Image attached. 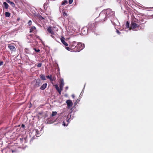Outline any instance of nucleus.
I'll return each mask as SVG.
<instances>
[{
	"mask_svg": "<svg viewBox=\"0 0 153 153\" xmlns=\"http://www.w3.org/2000/svg\"><path fill=\"white\" fill-rule=\"evenodd\" d=\"M41 84L40 80L39 79H37L33 80L32 82L31 85L34 88H36L40 85Z\"/></svg>",
	"mask_w": 153,
	"mask_h": 153,
	"instance_id": "obj_1",
	"label": "nucleus"
},
{
	"mask_svg": "<svg viewBox=\"0 0 153 153\" xmlns=\"http://www.w3.org/2000/svg\"><path fill=\"white\" fill-rule=\"evenodd\" d=\"M140 25L137 24L135 23L131 22V27L130 28L133 30L136 31L138 30Z\"/></svg>",
	"mask_w": 153,
	"mask_h": 153,
	"instance_id": "obj_2",
	"label": "nucleus"
},
{
	"mask_svg": "<svg viewBox=\"0 0 153 153\" xmlns=\"http://www.w3.org/2000/svg\"><path fill=\"white\" fill-rule=\"evenodd\" d=\"M82 49V44L81 43L79 42L77 44L75 48V49L74 50V52H79Z\"/></svg>",
	"mask_w": 153,
	"mask_h": 153,
	"instance_id": "obj_3",
	"label": "nucleus"
},
{
	"mask_svg": "<svg viewBox=\"0 0 153 153\" xmlns=\"http://www.w3.org/2000/svg\"><path fill=\"white\" fill-rule=\"evenodd\" d=\"M47 31L48 32L51 34V36L53 39H55V37L54 36L55 35V33L53 29H52V27H51L49 26L48 27L47 29Z\"/></svg>",
	"mask_w": 153,
	"mask_h": 153,
	"instance_id": "obj_4",
	"label": "nucleus"
},
{
	"mask_svg": "<svg viewBox=\"0 0 153 153\" xmlns=\"http://www.w3.org/2000/svg\"><path fill=\"white\" fill-rule=\"evenodd\" d=\"M106 15L105 13H100L99 16V18L100 19V21L101 22H104L106 20Z\"/></svg>",
	"mask_w": 153,
	"mask_h": 153,
	"instance_id": "obj_5",
	"label": "nucleus"
},
{
	"mask_svg": "<svg viewBox=\"0 0 153 153\" xmlns=\"http://www.w3.org/2000/svg\"><path fill=\"white\" fill-rule=\"evenodd\" d=\"M106 16L110 17L111 16H113L114 15V12L112 11L110 9H107L106 12Z\"/></svg>",
	"mask_w": 153,
	"mask_h": 153,
	"instance_id": "obj_6",
	"label": "nucleus"
},
{
	"mask_svg": "<svg viewBox=\"0 0 153 153\" xmlns=\"http://www.w3.org/2000/svg\"><path fill=\"white\" fill-rule=\"evenodd\" d=\"M66 102L67 104L68 108H70L72 106L73 103L71 100H67Z\"/></svg>",
	"mask_w": 153,
	"mask_h": 153,
	"instance_id": "obj_7",
	"label": "nucleus"
},
{
	"mask_svg": "<svg viewBox=\"0 0 153 153\" xmlns=\"http://www.w3.org/2000/svg\"><path fill=\"white\" fill-rule=\"evenodd\" d=\"M8 47L12 51H16L15 47L12 45L9 44L8 45Z\"/></svg>",
	"mask_w": 153,
	"mask_h": 153,
	"instance_id": "obj_8",
	"label": "nucleus"
},
{
	"mask_svg": "<svg viewBox=\"0 0 153 153\" xmlns=\"http://www.w3.org/2000/svg\"><path fill=\"white\" fill-rule=\"evenodd\" d=\"M64 85V80L63 79H60V84H59V87L61 90H63V88Z\"/></svg>",
	"mask_w": 153,
	"mask_h": 153,
	"instance_id": "obj_9",
	"label": "nucleus"
},
{
	"mask_svg": "<svg viewBox=\"0 0 153 153\" xmlns=\"http://www.w3.org/2000/svg\"><path fill=\"white\" fill-rule=\"evenodd\" d=\"M77 43L75 41H74L72 42L71 45V48L74 51V50L75 49V48L77 44Z\"/></svg>",
	"mask_w": 153,
	"mask_h": 153,
	"instance_id": "obj_10",
	"label": "nucleus"
},
{
	"mask_svg": "<svg viewBox=\"0 0 153 153\" xmlns=\"http://www.w3.org/2000/svg\"><path fill=\"white\" fill-rule=\"evenodd\" d=\"M54 86L56 90L59 93V94H61V92L62 90H61L60 88L59 89L58 85L57 84L54 85Z\"/></svg>",
	"mask_w": 153,
	"mask_h": 153,
	"instance_id": "obj_11",
	"label": "nucleus"
},
{
	"mask_svg": "<svg viewBox=\"0 0 153 153\" xmlns=\"http://www.w3.org/2000/svg\"><path fill=\"white\" fill-rule=\"evenodd\" d=\"M47 84L46 83L43 84L41 87L40 89L42 90H44L46 88Z\"/></svg>",
	"mask_w": 153,
	"mask_h": 153,
	"instance_id": "obj_12",
	"label": "nucleus"
},
{
	"mask_svg": "<svg viewBox=\"0 0 153 153\" xmlns=\"http://www.w3.org/2000/svg\"><path fill=\"white\" fill-rule=\"evenodd\" d=\"M6 1L10 4L13 7H15V4L13 2L10 1V0H6Z\"/></svg>",
	"mask_w": 153,
	"mask_h": 153,
	"instance_id": "obj_13",
	"label": "nucleus"
},
{
	"mask_svg": "<svg viewBox=\"0 0 153 153\" xmlns=\"http://www.w3.org/2000/svg\"><path fill=\"white\" fill-rule=\"evenodd\" d=\"M40 79L43 80H46L45 76L44 74H41L40 76Z\"/></svg>",
	"mask_w": 153,
	"mask_h": 153,
	"instance_id": "obj_14",
	"label": "nucleus"
},
{
	"mask_svg": "<svg viewBox=\"0 0 153 153\" xmlns=\"http://www.w3.org/2000/svg\"><path fill=\"white\" fill-rule=\"evenodd\" d=\"M139 22V20L135 18H133V19L132 20L131 22L135 23L136 24L138 23Z\"/></svg>",
	"mask_w": 153,
	"mask_h": 153,
	"instance_id": "obj_15",
	"label": "nucleus"
},
{
	"mask_svg": "<svg viewBox=\"0 0 153 153\" xmlns=\"http://www.w3.org/2000/svg\"><path fill=\"white\" fill-rule=\"evenodd\" d=\"M36 29V27L34 26H32L30 27V32L31 33Z\"/></svg>",
	"mask_w": 153,
	"mask_h": 153,
	"instance_id": "obj_16",
	"label": "nucleus"
},
{
	"mask_svg": "<svg viewBox=\"0 0 153 153\" xmlns=\"http://www.w3.org/2000/svg\"><path fill=\"white\" fill-rule=\"evenodd\" d=\"M24 52L25 53L27 54H30V52L29 49L27 48H25L24 49Z\"/></svg>",
	"mask_w": 153,
	"mask_h": 153,
	"instance_id": "obj_17",
	"label": "nucleus"
},
{
	"mask_svg": "<svg viewBox=\"0 0 153 153\" xmlns=\"http://www.w3.org/2000/svg\"><path fill=\"white\" fill-rule=\"evenodd\" d=\"M61 41L62 42L65 46H67L68 45V43L65 42L64 40L63 39H61Z\"/></svg>",
	"mask_w": 153,
	"mask_h": 153,
	"instance_id": "obj_18",
	"label": "nucleus"
},
{
	"mask_svg": "<svg viewBox=\"0 0 153 153\" xmlns=\"http://www.w3.org/2000/svg\"><path fill=\"white\" fill-rule=\"evenodd\" d=\"M3 4L5 9H7L9 7L8 4L5 2L3 3Z\"/></svg>",
	"mask_w": 153,
	"mask_h": 153,
	"instance_id": "obj_19",
	"label": "nucleus"
},
{
	"mask_svg": "<svg viewBox=\"0 0 153 153\" xmlns=\"http://www.w3.org/2000/svg\"><path fill=\"white\" fill-rule=\"evenodd\" d=\"M68 3V1L67 0H64L61 3V5H66Z\"/></svg>",
	"mask_w": 153,
	"mask_h": 153,
	"instance_id": "obj_20",
	"label": "nucleus"
},
{
	"mask_svg": "<svg viewBox=\"0 0 153 153\" xmlns=\"http://www.w3.org/2000/svg\"><path fill=\"white\" fill-rule=\"evenodd\" d=\"M62 13L63 16L65 17L68 16V14L66 13L65 11L64 10H62Z\"/></svg>",
	"mask_w": 153,
	"mask_h": 153,
	"instance_id": "obj_21",
	"label": "nucleus"
},
{
	"mask_svg": "<svg viewBox=\"0 0 153 153\" xmlns=\"http://www.w3.org/2000/svg\"><path fill=\"white\" fill-rule=\"evenodd\" d=\"M5 15L6 17H9L10 16V14L9 12H6L5 13Z\"/></svg>",
	"mask_w": 153,
	"mask_h": 153,
	"instance_id": "obj_22",
	"label": "nucleus"
},
{
	"mask_svg": "<svg viewBox=\"0 0 153 153\" xmlns=\"http://www.w3.org/2000/svg\"><path fill=\"white\" fill-rule=\"evenodd\" d=\"M57 113L56 111H53L52 113V114H51V116L52 117L55 116L56 115Z\"/></svg>",
	"mask_w": 153,
	"mask_h": 153,
	"instance_id": "obj_23",
	"label": "nucleus"
},
{
	"mask_svg": "<svg viewBox=\"0 0 153 153\" xmlns=\"http://www.w3.org/2000/svg\"><path fill=\"white\" fill-rule=\"evenodd\" d=\"M129 27V23L127 21L126 23V27L127 28H128Z\"/></svg>",
	"mask_w": 153,
	"mask_h": 153,
	"instance_id": "obj_24",
	"label": "nucleus"
},
{
	"mask_svg": "<svg viewBox=\"0 0 153 153\" xmlns=\"http://www.w3.org/2000/svg\"><path fill=\"white\" fill-rule=\"evenodd\" d=\"M33 50H35V51L36 52H40V50L39 49H37L36 48H33Z\"/></svg>",
	"mask_w": 153,
	"mask_h": 153,
	"instance_id": "obj_25",
	"label": "nucleus"
},
{
	"mask_svg": "<svg viewBox=\"0 0 153 153\" xmlns=\"http://www.w3.org/2000/svg\"><path fill=\"white\" fill-rule=\"evenodd\" d=\"M65 48L68 51H70L71 50H72L71 48H70L69 47H65Z\"/></svg>",
	"mask_w": 153,
	"mask_h": 153,
	"instance_id": "obj_26",
	"label": "nucleus"
},
{
	"mask_svg": "<svg viewBox=\"0 0 153 153\" xmlns=\"http://www.w3.org/2000/svg\"><path fill=\"white\" fill-rule=\"evenodd\" d=\"M52 75H51L50 76H49V75H48V76H46V77L47 78V79H50V78H51V77L52 76Z\"/></svg>",
	"mask_w": 153,
	"mask_h": 153,
	"instance_id": "obj_27",
	"label": "nucleus"
},
{
	"mask_svg": "<svg viewBox=\"0 0 153 153\" xmlns=\"http://www.w3.org/2000/svg\"><path fill=\"white\" fill-rule=\"evenodd\" d=\"M42 64L41 63H39L37 65V67L39 68L41 67L42 66Z\"/></svg>",
	"mask_w": 153,
	"mask_h": 153,
	"instance_id": "obj_28",
	"label": "nucleus"
},
{
	"mask_svg": "<svg viewBox=\"0 0 153 153\" xmlns=\"http://www.w3.org/2000/svg\"><path fill=\"white\" fill-rule=\"evenodd\" d=\"M28 24L29 25H32V22L31 20L29 21L28 22Z\"/></svg>",
	"mask_w": 153,
	"mask_h": 153,
	"instance_id": "obj_29",
	"label": "nucleus"
},
{
	"mask_svg": "<svg viewBox=\"0 0 153 153\" xmlns=\"http://www.w3.org/2000/svg\"><path fill=\"white\" fill-rule=\"evenodd\" d=\"M62 125L64 126H67L68 125V124H66L64 121H63L62 123Z\"/></svg>",
	"mask_w": 153,
	"mask_h": 153,
	"instance_id": "obj_30",
	"label": "nucleus"
},
{
	"mask_svg": "<svg viewBox=\"0 0 153 153\" xmlns=\"http://www.w3.org/2000/svg\"><path fill=\"white\" fill-rule=\"evenodd\" d=\"M73 0H69V3L70 4H71L73 2Z\"/></svg>",
	"mask_w": 153,
	"mask_h": 153,
	"instance_id": "obj_31",
	"label": "nucleus"
},
{
	"mask_svg": "<svg viewBox=\"0 0 153 153\" xmlns=\"http://www.w3.org/2000/svg\"><path fill=\"white\" fill-rule=\"evenodd\" d=\"M27 136L24 138V140H25V143H26L27 142Z\"/></svg>",
	"mask_w": 153,
	"mask_h": 153,
	"instance_id": "obj_32",
	"label": "nucleus"
},
{
	"mask_svg": "<svg viewBox=\"0 0 153 153\" xmlns=\"http://www.w3.org/2000/svg\"><path fill=\"white\" fill-rule=\"evenodd\" d=\"M49 80L51 82H52L53 81V79L52 77L51 78H50Z\"/></svg>",
	"mask_w": 153,
	"mask_h": 153,
	"instance_id": "obj_33",
	"label": "nucleus"
},
{
	"mask_svg": "<svg viewBox=\"0 0 153 153\" xmlns=\"http://www.w3.org/2000/svg\"><path fill=\"white\" fill-rule=\"evenodd\" d=\"M117 33L118 34H120V32L118 30H116Z\"/></svg>",
	"mask_w": 153,
	"mask_h": 153,
	"instance_id": "obj_34",
	"label": "nucleus"
},
{
	"mask_svg": "<svg viewBox=\"0 0 153 153\" xmlns=\"http://www.w3.org/2000/svg\"><path fill=\"white\" fill-rule=\"evenodd\" d=\"M20 141L21 142H22L23 140V138H20L19 139Z\"/></svg>",
	"mask_w": 153,
	"mask_h": 153,
	"instance_id": "obj_35",
	"label": "nucleus"
},
{
	"mask_svg": "<svg viewBox=\"0 0 153 153\" xmlns=\"http://www.w3.org/2000/svg\"><path fill=\"white\" fill-rule=\"evenodd\" d=\"M3 64V62L2 61L0 62V65H2Z\"/></svg>",
	"mask_w": 153,
	"mask_h": 153,
	"instance_id": "obj_36",
	"label": "nucleus"
},
{
	"mask_svg": "<svg viewBox=\"0 0 153 153\" xmlns=\"http://www.w3.org/2000/svg\"><path fill=\"white\" fill-rule=\"evenodd\" d=\"M72 97L73 98H74L75 96L74 94H73L72 95Z\"/></svg>",
	"mask_w": 153,
	"mask_h": 153,
	"instance_id": "obj_37",
	"label": "nucleus"
},
{
	"mask_svg": "<svg viewBox=\"0 0 153 153\" xmlns=\"http://www.w3.org/2000/svg\"><path fill=\"white\" fill-rule=\"evenodd\" d=\"M42 112H39L38 113V114H40V115H42Z\"/></svg>",
	"mask_w": 153,
	"mask_h": 153,
	"instance_id": "obj_38",
	"label": "nucleus"
},
{
	"mask_svg": "<svg viewBox=\"0 0 153 153\" xmlns=\"http://www.w3.org/2000/svg\"><path fill=\"white\" fill-rule=\"evenodd\" d=\"M33 137H32V138H31L30 140V142H31V141H32L33 140Z\"/></svg>",
	"mask_w": 153,
	"mask_h": 153,
	"instance_id": "obj_39",
	"label": "nucleus"
},
{
	"mask_svg": "<svg viewBox=\"0 0 153 153\" xmlns=\"http://www.w3.org/2000/svg\"><path fill=\"white\" fill-rule=\"evenodd\" d=\"M25 127V125L24 124H22V128H24Z\"/></svg>",
	"mask_w": 153,
	"mask_h": 153,
	"instance_id": "obj_40",
	"label": "nucleus"
},
{
	"mask_svg": "<svg viewBox=\"0 0 153 153\" xmlns=\"http://www.w3.org/2000/svg\"><path fill=\"white\" fill-rule=\"evenodd\" d=\"M53 79V81H55V79H56V77L55 76L54 77H53V78H52Z\"/></svg>",
	"mask_w": 153,
	"mask_h": 153,
	"instance_id": "obj_41",
	"label": "nucleus"
},
{
	"mask_svg": "<svg viewBox=\"0 0 153 153\" xmlns=\"http://www.w3.org/2000/svg\"><path fill=\"white\" fill-rule=\"evenodd\" d=\"M79 101H80V100H79V99H78L76 100V101H77V102H78H78Z\"/></svg>",
	"mask_w": 153,
	"mask_h": 153,
	"instance_id": "obj_42",
	"label": "nucleus"
},
{
	"mask_svg": "<svg viewBox=\"0 0 153 153\" xmlns=\"http://www.w3.org/2000/svg\"><path fill=\"white\" fill-rule=\"evenodd\" d=\"M77 103H78V102H77V101H76V102L74 103V104L75 105H76L77 104Z\"/></svg>",
	"mask_w": 153,
	"mask_h": 153,
	"instance_id": "obj_43",
	"label": "nucleus"
},
{
	"mask_svg": "<svg viewBox=\"0 0 153 153\" xmlns=\"http://www.w3.org/2000/svg\"><path fill=\"white\" fill-rule=\"evenodd\" d=\"M20 20V18H18L17 19V20L18 21H19V20Z\"/></svg>",
	"mask_w": 153,
	"mask_h": 153,
	"instance_id": "obj_44",
	"label": "nucleus"
},
{
	"mask_svg": "<svg viewBox=\"0 0 153 153\" xmlns=\"http://www.w3.org/2000/svg\"><path fill=\"white\" fill-rule=\"evenodd\" d=\"M36 37L37 38L39 37L37 36L36 35Z\"/></svg>",
	"mask_w": 153,
	"mask_h": 153,
	"instance_id": "obj_45",
	"label": "nucleus"
},
{
	"mask_svg": "<svg viewBox=\"0 0 153 153\" xmlns=\"http://www.w3.org/2000/svg\"><path fill=\"white\" fill-rule=\"evenodd\" d=\"M32 35V34H30V36H31Z\"/></svg>",
	"mask_w": 153,
	"mask_h": 153,
	"instance_id": "obj_46",
	"label": "nucleus"
},
{
	"mask_svg": "<svg viewBox=\"0 0 153 153\" xmlns=\"http://www.w3.org/2000/svg\"><path fill=\"white\" fill-rule=\"evenodd\" d=\"M68 88L67 87H66V89H68Z\"/></svg>",
	"mask_w": 153,
	"mask_h": 153,
	"instance_id": "obj_47",
	"label": "nucleus"
},
{
	"mask_svg": "<svg viewBox=\"0 0 153 153\" xmlns=\"http://www.w3.org/2000/svg\"><path fill=\"white\" fill-rule=\"evenodd\" d=\"M68 120L67 119V121H68Z\"/></svg>",
	"mask_w": 153,
	"mask_h": 153,
	"instance_id": "obj_48",
	"label": "nucleus"
},
{
	"mask_svg": "<svg viewBox=\"0 0 153 153\" xmlns=\"http://www.w3.org/2000/svg\"><path fill=\"white\" fill-rule=\"evenodd\" d=\"M12 152H13V150H12Z\"/></svg>",
	"mask_w": 153,
	"mask_h": 153,
	"instance_id": "obj_49",
	"label": "nucleus"
},
{
	"mask_svg": "<svg viewBox=\"0 0 153 153\" xmlns=\"http://www.w3.org/2000/svg\"><path fill=\"white\" fill-rule=\"evenodd\" d=\"M56 31H58V29H57L56 30Z\"/></svg>",
	"mask_w": 153,
	"mask_h": 153,
	"instance_id": "obj_50",
	"label": "nucleus"
}]
</instances>
